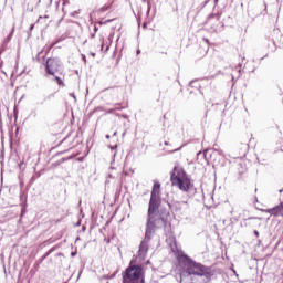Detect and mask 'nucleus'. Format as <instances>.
Instances as JSON below:
<instances>
[{"mask_svg":"<svg viewBox=\"0 0 283 283\" xmlns=\"http://www.w3.org/2000/svg\"><path fill=\"white\" fill-rule=\"evenodd\" d=\"M213 271L200 263L187 261L180 273V283H210Z\"/></svg>","mask_w":283,"mask_h":283,"instance_id":"nucleus-1","label":"nucleus"},{"mask_svg":"<svg viewBox=\"0 0 283 283\" xmlns=\"http://www.w3.org/2000/svg\"><path fill=\"white\" fill-rule=\"evenodd\" d=\"M170 182L172 187H177L180 191H191L193 189V184L191 178L187 175V171L180 164L176 163L174 169L170 171Z\"/></svg>","mask_w":283,"mask_h":283,"instance_id":"nucleus-2","label":"nucleus"},{"mask_svg":"<svg viewBox=\"0 0 283 283\" xmlns=\"http://www.w3.org/2000/svg\"><path fill=\"white\" fill-rule=\"evenodd\" d=\"M122 283H146L145 269L132 260L129 265L122 272Z\"/></svg>","mask_w":283,"mask_h":283,"instance_id":"nucleus-3","label":"nucleus"},{"mask_svg":"<svg viewBox=\"0 0 283 283\" xmlns=\"http://www.w3.org/2000/svg\"><path fill=\"white\" fill-rule=\"evenodd\" d=\"M161 199L150 197L148 206V219L147 227L151 229H158L165 219L158 214V209H160Z\"/></svg>","mask_w":283,"mask_h":283,"instance_id":"nucleus-4","label":"nucleus"},{"mask_svg":"<svg viewBox=\"0 0 283 283\" xmlns=\"http://www.w3.org/2000/svg\"><path fill=\"white\" fill-rule=\"evenodd\" d=\"M45 72L49 76L61 72V62L56 57H49L45 62Z\"/></svg>","mask_w":283,"mask_h":283,"instance_id":"nucleus-5","label":"nucleus"},{"mask_svg":"<svg viewBox=\"0 0 283 283\" xmlns=\"http://www.w3.org/2000/svg\"><path fill=\"white\" fill-rule=\"evenodd\" d=\"M154 229L155 228L146 227L145 239L142 241L139 245V255H143V258H145V255H147L149 251V240H151V234L154 233Z\"/></svg>","mask_w":283,"mask_h":283,"instance_id":"nucleus-6","label":"nucleus"},{"mask_svg":"<svg viewBox=\"0 0 283 283\" xmlns=\"http://www.w3.org/2000/svg\"><path fill=\"white\" fill-rule=\"evenodd\" d=\"M150 198L160 199V184L158 181L154 182L151 193H150Z\"/></svg>","mask_w":283,"mask_h":283,"instance_id":"nucleus-7","label":"nucleus"},{"mask_svg":"<svg viewBox=\"0 0 283 283\" xmlns=\"http://www.w3.org/2000/svg\"><path fill=\"white\" fill-rule=\"evenodd\" d=\"M114 1L116 0H108L104 6L99 8V12H107V10H112V7L114 6Z\"/></svg>","mask_w":283,"mask_h":283,"instance_id":"nucleus-8","label":"nucleus"},{"mask_svg":"<svg viewBox=\"0 0 283 283\" xmlns=\"http://www.w3.org/2000/svg\"><path fill=\"white\" fill-rule=\"evenodd\" d=\"M54 81L57 83V85H60V87H65V83L63 82V80H61V77L55 76Z\"/></svg>","mask_w":283,"mask_h":283,"instance_id":"nucleus-9","label":"nucleus"},{"mask_svg":"<svg viewBox=\"0 0 283 283\" xmlns=\"http://www.w3.org/2000/svg\"><path fill=\"white\" fill-rule=\"evenodd\" d=\"M254 235H256V238H260V232L258 230H255Z\"/></svg>","mask_w":283,"mask_h":283,"instance_id":"nucleus-10","label":"nucleus"},{"mask_svg":"<svg viewBox=\"0 0 283 283\" xmlns=\"http://www.w3.org/2000/svg\"><path fill=\"white\" fill-rule=\"evenodd\" d=\"M50 255V252H48L46 254H44L43 256H42V260H45V258H48Z\"/></svg>","mask_w":283,"mask_h":283,"instance_id":"nucleus-11","label":"nucleus"},{"mask_svg":"<svg viewBox=\"0 0 283 283\" xmlns=\"http://www.w3.org/2000/svg\"><path fill=\"white\" fill-rule=\"evenodd\" d=\"M103 23H104V24H105V23H112V20H106V21H104Z\"/></svg>","mask_w":283,"mask_h":283,"instance_id":"nucleus-12","label":"nucleus"},{"mask_svg":"<svg viewBox=\"0 0 283 283\" xmlns=\"http://www.w3.org/2000/svg\"><path fill=\"white\" fill-rule=\"evenodd\" d=\"M115 109H125V106H122V107H115Z\"/></svg>","mask_w":283,"mask_h":283,"instance_id":"nucleus-13","label":"nucleus"},{"mask_svg":"<svg viewBox=\"0 0 283 283\" xmlns=\"http://www.w3.org/2000/svg\"><path fill=\"white\" fill-rule=\"evenodd\" d=\"M30 30H34V24L31 25Z\"/></svg>","mask_w":283,"mask_h":283,"instance_id":"nucleus-14","label":"nucleus"},{"mask_svg":"<svg viewBox=\"0 0 283 283\" xmlns=\"http://www.w3.org/2000/svg\"><path fill=\"white\" fill-rule=\"evenodd\" d=\"M92 56H96V54L92 53Z\"/></svg>","mask_w":283,"mask_h":283,"instance_id":"nucleus-15","label":"nucleus"},{"mask_svg":"<svg viewBox=\"0 0 283 283\" xmlns=\"http://www.w3.org/2000/svg\"><path fill=\"white\" fill-rule=\"evenodd\" d=\"M112 112H114V109H111L109 113L112 114Z\"/></svg>","mask_w":283,"mask_h":283,"instance_id":"nucleus-16","label":"nucleus"},{"mask_svg":"<svg viewBox=\"0 0 283 283\" xmlns=\"http://www.w3.org/2000/svg\"><path fill=\"white\" fill-rule=\"evenodd\" d=\"M102 50H103V44H102Z\"/></svg>","mask_w":283,"mask_h":283,"instance_id":"nucleus-17","label":"nucleus"},{"mask_svg":"<svg viewBox=\"0 0 283 283\" xmlns=\"http://www.w3.org/2000/svg\"><path fill=\"white\" fill-rule=\"evenodd\" d=\"M83 59H84V61H85V56H84Z\"/></svg>","mask_w":283,"mask_h":283,"instance_id":"nucleus-18","label":"nucleus"}]
</instances>
